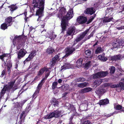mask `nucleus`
I'll use <instances>...</instances> for the list:
<instances>
[{
    "label": "nucleus",
    "instance_id": "f257e3e1",
    "mask_svg": "<svg viewBox=\"0 0 124 124\" xmlns=\"http://www.w3.org/2000/svg\"><path fill=\"white\" fill-rule=\"evenodd\" d=\"M44 0H33V7L31 9V11L33 13L36 11V15L38 16L39 17L42 15L44 8Z\"/></svg>",
    "mask_w": 124,
    "mask_h": 124
},
{
    "label": "nucleus",
    "instance_id": "f03ea898",
    "mask_svg": "<svg viewBox=\"0 0 124 124\" xmlns=\"http://www.w3.org/2000/svg\"><path fill=\"white\" fill-rule=\"evenodd\" d=\"M73 11L72 9H70L68 11L66 17H63L62 20L61 25L63 31H64L68 23L67 20L71 18L73 16Z\"/></svg>",
    "mask_w": 124,
    "mask_h": 124
},
{
    "label": "nucleus",
    "instance_id": "7ed1b4c3",
    "mask_svg": "<svg viewBox=\"0 0 124 124\" xmlns=\"http://www.w3.org/2000/svg\"><path fill=\"white\" fill-rule=\"evenodd\" d=\"M14 83V82H12L9 84L8 85H6L4 86L0 92V98H1L3 96L6 91H9L13 87Z\"/></svg>",
    "mask_w": 124,
    "mask_h": 124
},
{
    "label": "nucleus",
    "instance_id": "20e7f679",
    "mask_svg": "<svg viewBox=\"0 0 124 124\" xmlns=\"http://www.w3.org/2000/svg\"><path fill=\"white\" fill-rule=\"evenodd\" d=\"M60 112L59 110L54 111L49 114L45 116L44 118L46 119H49L54 117H57L60 115Z\"/></svg>",
    "mask_w": 124,
    "mask_h": 124
},
{
    "label": "nucleus",
    "instance_id": "39448f33",
    "mask_svg": "<svg viewBox=\"0 0 124 124\" xmlns=\"http://www.w3.org/2000/svg\"><path fill=\"white\" fill-rule=\"evenodd\" d=\"M108 74V72L107 71L98 72L93 75V78L95 79L103 77L106 76Z\"/></svg>",
    "mask_w": 124,
    "mask_h": 124
},
{
    "label": "nucleus",
    "instance_id": "423d86ee",
    "mask_svg": "<svg viewBox=\"0 0 124 124\" xmlns=\"http://www.w3.org/2000/svg\"><path fill=\"white\" fill-rule=\"evenodd\" d=\"M108 74V72L107 71L98 72L93 75V78L95 79L103 77L106 76Z\"/></svg>",
    "mask_w": 124,
    "mask_h": 124
},
{
    "label": "nucleus",
    "instance_id": "0eeeda50",
    "mask_svg": "<svg viewBox=\"0 0 124 124\" xmlns=\"http://www.w3.org/2000/svg\"><path fill=\"white\" fill-rule=\"evenodd\" d=\"M89 30V29H87L82 33L78 36L74 41V43L76 44L78 41L82 40L84 38L85 35L87 34Z\"/></svg>",
    "mask_w": 124,
    "mask_h": 124
},
{
    "label": "nucleus",
    "instance_id": "6e6552de",
    "mask_svg": "<svg viewBox=\"0 0 124 124\" xmlns=\"http://www.w3.org/2000/svg\"><path fill=\"white\" fill-rule=\"evenodd\" d=\"M77 22L79 24H82L85 23L87 21L86 17L80 16L78 17L77 19Z\"/></svg>",
    "mask_w": 124,
    "mask_h": 124
},
{
    "label": "nucleus",
    "instance_id": "1a4fd4ad",
    "mask_svg": "<svg viewBox=\"0 0 124 124\" xmlns=\"http://www.w3.org/2000/svg\"><path fill=\"white\" fill-rule=\"evenodd\" d=\"M75 49L74 48L68 47L65 49L66 54L63 57L68 56L69 55L71 54L75 50Z\"/></svg>",
    "mask_w": 124,
    "mask_h": 124
},
{
    "label": "nucleus",
    "instance_id": "9d476101",
    "mask_svg": "<svg viewBox=\"0 0 124 124\" xmlns=\"http://www.w3.org/2000/svg\"><path fill=\"white\" fill-rule=\"evenodd\" d=\"M113 46L114 48H122L124 46V41L123 40L121 42H116V43H114Z\"/></svg>",
    "mask_w": 124,
    "mask_h": 124
},
{
    "label": "nucleus",
    "instance_id": "9b49d317",
    "mask_svg": "<svg viewBox=\"0 0 124 124\" xmlns=\"http://www.w3.org/2000/svg\"><path fill=\"white\" fill-rule=\"evenodd\" d=\"M27 52L26 50L23 49H20L18 52V58L20 59L23 57L25 55Z\"/></svg>",
    "mask_w": 124,
    "mask_h": 124
},
{
    "label": "nucleus",
    "instance_id": "f8f14e48",
    "mask_svg": "<svg viewBox=\"0 0 124 124\" xmlns=\"http://www.w3.org/2000/svg\"><path fill=\"white\" fill-rule=\"evenodd\" d=\"M35 52H33L31 53L29 55L28 57L27 58L26 60L24 61V63H25L27 61H30L34 57L35 55Z\"/></svg>",
    "mask_w": 124,
    "mask_h": 124
},
{
    "label": "nucleus",
    "instance_id": "ddd939ff",
    "mask_svg": "<svg viewBox=\"0 0 124 124\" xmlns=\"http://www.w3.org/2000/svg\"><path fill=\"white\" fill-rule=\"evenodd\" d=\"M95 9L93 8H87L85 11V14L92 15L95 12Z\"/></svg>",
    "mask_w": 124,
    "mask_h": 124
},
{
    "label": "nucleus",
    "instance_id": "4468645a",
    "mask_svg": "<svg viewBox=\"0 0 124 124\" xmlns=\"http://www.w3.org/2000/svg\"><path fill=\"white\" fill-rule=\"evenodd\" d=\"M75 27L74 26L71 27L69 28L68 31L67 32V34L69 35H72L74 33Z\"/></svg>",
    "mask_w": 124,
    "mask_h": 124
},
{
    "label": "nucleus",
    "instance_id": "2eb2a0df",
    "mask_svg": "<svg viewBox=\"0 0 124 124\" xmlns=\"http://www.w3.org/2000/svg\"><path fill=\"white\" fill-rule=\"evenodd\" d=\"M12 18L9 17L7 18L5 20V23L7 24L8 26H10L12 24Z\"/></svg>",
    "mask_w": 124,
    "mask_h": 124
},
{
    "label": "nucleus",
    "instance_id": "dca6fc26",
    "mask_svg": "<svg viewBox=\"0 0 124 124\" xmlns=\"http://www.w3.org/2000/svg\"><path fill=\"white\" fill-rule=\"evenodd\" d=\"M105 54L103 53L102 54L99 55L98 58L100 60L102 61H105L107 60V58L105 57Z\"/></svg>",
    "mask_w": 124,
    "mask_h": 124
},
{
    "label": "nucleus",
    "instance_id": "f3484780",
    "mask_svg": "<svg viewBox=\"0 0 124 124\" xmlns=\"http://www.w3.org/2000/svg\"><path fill=\"white\" fill-rule=\"evenodd\" d=\"M48 70L46 67H44L41 69L38 72V76L41 75L45 71H47Z\"/></svg>",
    "mask_w": 124,
    "mask_h": 124
},
{
    "label": "nucleus",
    "instance_id": "a211bd4d",
    "mask_svg": "<svg viewBox=\"0 0 124 124\" xmlns=\"http://www.w3.org/2000/svg\"><path fill=\"white\" fill-rule=\"evenodd\" d=\"M71 68L70 65L69 63H65L61 67V70L62 71L63 70L70 68Z\"/></svg>",
    "mask_w": 124,
    "mask_h": 124
},
{
    "label": "nucleus",
    "instance_id": "6ab92c4d",
    "mask_svg": "<svg viewBox=\"0 0 124 124\" xmlns=\"http://www.w3.org/2000/svg\"><path fill=\"white\" fill-rule=\"evenodd\" d=\"M102 81V80L101 79H99L97 80H95L94 82L93 86L95 87H96L101 84Z\"/></svg>",
    "mask_w": 124,
    "mask_h": 124
},
{
    "label": "nucleus",
    "instance_id": "aec40b11",
    "mask_svg": "<svg viewBox=\"0 0 124 124\" xmlns=\"http://www.w3.org/2000/svg\"><path fill=\"white\" fill-rule=\"evenodd\" d=\"M56 35L54 34L53 33L49 35V37H46V40L48 41L51 40V39H54V38L56 37Z\"/></svg>",
    "mask_w": 124,
    "mask_h": 124
},
{
    "label": "nucleus",
    "instance_id": "412c9836",
    "mask_svg": "<svg viewBox=\"0 0 124 124\" xmlns=\"http://www.w3.org/2000/svg\"><path fill=\"white\" fill-rule=\"evenodd\" d=\"M123 56L121 55H116L112 57V60L113 61L116 60H120L123 58Z\"/></svg>",
    "mask_w": 124,
    "mask_h": 124
},
{
    "label": "nucleus",
    "instance_id": "4be33fe9",
    "mask_svg": "<svg viewBox=\"0 0 124 124\" xmlns=\"http://www.w3.org/2000/svg\"><path fill=\"white\" fill-rule=\"evenodd\" d=\"M108 103L109 100L107 99H105L100 101V105H106L108 104Z\"/></svg>",
    "mask_w": 124,
    "mask_h": 124
},
{
    "label": "nucleus",
    "instance_id": "5701e85b",
    "mask_svg": "<svg viewBox=\"0 0 124 124\" xmlns=\"http://www.w3.org/2000/svg\"><path fill=\"white\" fill-rule=\"evenodd\" d=\"M88 83L87 82H85L78 84L77 86L79 87L83 88L87 86Z\"/></svg>",
    "mask_w": 124,
    "mask_h": 124
},
{
    "label": "nucleus",
    "instance_id": "b1692460",
    "mask_svg": "<svg viewBox=\"0 0 124 124\" xmlns=\"http://www.w3.org/2000/svg\"><path fill=\"white\" fill-rule=\"evenodd\" d=\"M9 55V54H4L2 55H0V58L2 61H4L5 58H6V59H7Z\"/></svg>",
    "mask_w": 124,
    "mask_h": 124
},
{
    "label": "nucleus",
    "instance_id": "393cba45",
    "mask_svg": "<svg viewBox=\"0 0 124 124\" xmlns=\"http://www.w3.org/2000/svg\"><path fill=\"white\" fill-rule=\"evenodd\" d=\"M106 91L104 89H99L97 90L96 92L98 94H101L104 93Z\"/></svg>",
    "mask_w": 124,
    "mask_h": 124
},
{
    "label": "nucleus",
    "instance_id": "a878e982",
    "mask_svg": "<svg viewBox=\"0 0 124 124\" xmlns=\"http://www.w3.org/2000/svg\"><path fill=\"white\" fill-rule=\"evenodd\" d=\"M44 81V79H43L41 81V82H40L39 84L37 87V89L40 90V89L41 88L43 83H44V82H43Z\"/></svg>",
    "mask_w": 124,
    "mask_h": 124
},
{
    "label": "nucleus",
    "instance_id": "bb28decb",
    "mask_svg": "<svg viewBox=\"0 0 124 124\" xmlns=\"http://www.w3.org/2000/svg\"><path fill=\"white\" fill-rule=\"evenodd\" d=\"M114 108L116 110H119L121 109L122 111L124 112V108H122V107L120 105H116L114 106Z\"/></svg>",
    "mask_w": 124,
    "mask_h": 124
},
{
    "label": "nucleus",
    "instance_id": "cd10ccee",
    "mask_svg": "<svg viewBox=\"0 0 124 124\" xmlns=\"http://www.w3.org/2000/svg\"><path fill=\"white\" fill-rule=\"evenodd\" d=\"M54 51V50L53 48L51 47H49L47 49L46 52L49 54H51Z\"/></svg>",
    "mask_w": 124,
    "mask_h": 124
},
{
    "label": "nucleus",
    "instance_id": "c85d7f7f",
    "mask_svg": "<svg viewBox=\"0 0 124 124\" xmlns=\"http://www.w3.org/2000/svg\"><path fill=\"white\" fill-rule=\"evenodd\" d=\"M113 18H109L107 17L105 18L103 20V23H108L112 21L113 19Z\"/></svg>",
    "mask_w": 124,
    "mask_h": 124
},
{
    "label": "nucleus",
    "instance_id": "c756f323",
    "mask_svg": "<svg viewBox=\"0 0 124 124\" xmlns=\"http://www.w3.org/2000/svg\"><path fill=\"white\" fill-rule=\"evenodd\" d=\"M7 24L5 22L1 24V28L3 30H5L7 28V27L8 26Z\"/></svg>",
    "mask_w": 124,
    "mask_h": 124
},
{
    "label": "nucleus",
    "instance_id": "7c9ffc66",
    "mask_svg": "<svg viewBox=\"0 0 124 124\" xmlns=\"http://www.w3.org/2000/svg\"><path fill=\"white\" fill-rule=\"evenodd\" d=\"M92 89L89 88L87 87L84 88L82 90V92L83 93L88 92L91 91Z\"/></svg>",
    "mask_w": 124,
    "mask_h": 124
},
{
    "label": "nucleus",
    "instance_id": "2f4dec72",
    "mask_svg": "<svg viewBox=\"0 0 124 124\" xmlns=\"http://www.w3.org/2000/svg\"><path fill=\"white\" fill-rule=\"evenodd\" d=\"M103 50L100 47L97 48L95 51V53L96 54H98L102 52Z\"/></svg>",
    "mask_w": 124,
    "mask_h": 124
},
{
    "label": "nucleus",
    "instance_id": "473e14b6",
    "mask_svg": "<svg viewBox=\"0 0 124 124\" xmlns=\"http://www.w3.org/2000/svg\"><path fill=\"white\" fill-rule=\"evenodd\" d=\"M82 60L81 59H80L77 62V65L78 67H81L82 64Z\"/></svg>",
    "mask_w": 124,
    "mask_h": 124
},
{
    "label": "nucleus",
    "instance_id": "72a5a7b5",
    "mask_svg": "<svg viewBox=\"0 0 124 124\" xmlns=\"http://www.w3.org/2000/svg\"><path fill=\"white\" fill-rule=\"evenodd\" d=\"M85 80V79L83 78H77L75 79L76 82H79L84 81Z\"/></svg>",
    "mask_w": 124,
    "mask_h": 124
},
{
    "label": "nucleus",
    "instance_id": "f704fd0d",
    "mask_svg": "<svg viewBox=\"0 0 124 124\" xmlns=\"http://www.w3.org/2000/svg\"><path fill=\"white\" fill-rule=\"evenodd\" d=\"M40 90L38 89H36V90L35 91V92H34V94L33 95V97H34L35 96L36 97L35 98H36L38 95L40 91Z\"/></svg>",
    "mask_w": 124,
    "mask_h": 124
},
{
    "label": "nucleus",
    "instance_id": "c9c22d12",
    "mask_svg": "<svg viewBox=\"0 0 124 124\" xmlns=\"http://www.w3.org/2000/svg\"><path fill=\"white\" fill-rule=\"evenodd\" d=\"M52 103L54 106H57L58 105V102L55 99H54L52 101Z\"/></svg>",
    "mask_w": 124,
    "mask_h": 124
},
{
    "label": "nucleus",
    "instance_id": "e433bc0d",
    "mask_svg": "<svg viewBox=\"0 0 124 124\" xmlns=\"http://www.w3.org/2000/svg\"><path fill=\"white\" fill-rule=\"evenodd\" d=\"M119 87L122 90H124V84L122 82L119 83L118 84Z\"/></svg>",
    "mask_w": 124,
    "mask_h": 124
},
{
    "label": "nucleus",
    "instance_id": "4c0bfd02",
    "mask_svg": "<svg viewBox=\"0 0 124 124\" xmlns=\"http://www.w3.org/2000/svg\"><path fill=\"white\" fill-rule=\"evenodd\" d=\"M58 84L57 82H54L52 83V88L53 89H54L56 87V86Z\"/></svg>",
    "mask_w": 124,
    "mask_h": 124
},
{
    "label": "nucleus",
    "instance_id": "58836bf2",
    "mask_svg": "<svg viewBox=\"0 0 124 124\" xmlns=\"http://www.w3.org/2000/svg\"><path fill=\"white\" fill-rule=\"evenodd\" d=\"M110 70V72L111 74L114 73L115 71V68L114 67H111Z\"/></svg>",
    "mask_w": 124,
    "mask_h": 124
},
{
    "label": "nucleus",
    "instance_id": "ea45409f",
    "mask_svg": "<svg viewBox=\"0 0 124 124\" xmlns=\"http://www.w3.org/2000/svg\"><path fill=\"white\" fill-rule=\"evenodd\" d=\"M22 36H16L14 37V39L15 40L18 41L21 39Z\"/></svg>",
    "mask_w": 124,
    "mask_h": 124
},
{
    "label": "nucleus",
    "instance_id": "a19ab883",
    "mask_svg": "<svg viewBox=\"0 0 124 124\" xmlns=\"http://www.w3.org/2000/svg\"><path fill=\"white\" fill-rule=\"evenodd\" d=\"M95 17V15L94 16H91L89 20L88 21L87 23V24L89 23L90 22H91L92 20L93 19L94 17Z\"/></svg>",
    "mask_w": 124,
    "mask_h": 124
},
{
    "label": "nucleus",
    "instance_id": "79ce46f5",
    "mask_svg": "<svg viewBox=\"0 0 124 124\" xmlns=\"http://www.w3.org/2000/svg\"><path fill=\"white\" fill-rule=\"evenodd\" d=\"M86 54L88 56H89L92 54L91 51L89 50H87L85 51Z\"/></svg>",
    "mask_w": 124,
    "mask_h": 124
},
{
    "label": "nucleus",
    "instance_id": "37998d69",
    "mask_svg": "<svg viewBox=\"0 0 124 124\" xmlns=\"http://www.w3.org/2000/svg\"><path fill=\"white\" fill-rule=\"evenodd\" d=\"M56 61L54 60H53V59L50 62V64L52 66H53L55 64Z\"/></svg>",
    "mask_w": 124,
    "mask_h": 124
},
{
    "label": "nucleus",
    "instance_id": "c03bdc74",
    "mask_svg": "<svg viewBox=\"0 0 124 124\" xmlns=\"http://www.w3.org/2000/svg\"><path fill=\"white\" fill-rule=\"evenodd\" d=\"M91 62L89 61V62L85 64V66L86 67H89L91 66Z\"/></svg>",
    "mask_w": 124,
    "mask_h": 124
},
{
    "label": "nucleus",
    "instance_id": "a18cd8bd",
    "mask_svg": "<svg viewBox=\"0 0 124 124\" xmlns=\"http://www.w3.org/2000/svg\"><path fill=\"white\" fill-rule=\"evenodd\" d=\"M50 74V72L49 71H47V72L46 74L45 75V78L44 79V80L45 79H46L49 76Z\"/></svg>",
    "mask_w": 124,
    "mask_h": 124
},
{
    "label": "nucleus",
    "instance_id": "49530a36",
    "mask_svg": "<svg viewBox=\"0 0 124 124\" xmlns=\"http://www.w3.org/2000/svg\"><path fill=\"white\" fill-rule=\"evenodd\" d=\"M83 124H92V123L90 122V121L87 120L85 121L83 123Z\"/></svg>",
    "mask_w": 124,
    "mask_h": 124
},
{
    "label": "nucleus",
    "instance_id": "de8ad7c7",
    "mask_svg": "<svg viewBox=\"0 0 124 124\" xmlns=\"http://www.w3.org/2000/svg\"><path fill=\"white\" fill-rule=\"evenodd\" d=\"M111 87L112 88L119 87L118 84L114 85L111 86Z\"/></svg>",
    "mask_w": 124,
    "mask_h": 124
},
{
    "label": "nucleus",
    "instance_id": "09e8293b",
    "mask_svg": "<svg viewBox=\"0 0 124 124\" xmlns=\"http://www.w3.org/2000/svg\"><path fill=\"white\" fill-rule=\"evenodd\" d=\"M59 57V56H58V55H55V57L53 58V59L54 60H55L56 61V60L58 59Z\"/></svg>",
    "mask_w": 124,
    "mask_h": 124
},
{
    "label": "nucleus",
    "instance_id": "8fccbe9b",
    "mask_svg": "<svg viewBox=\"0 0 124 124\" xmlns=\"http://www.w3.org/2000/svg\"><path fill=\"white\" fill-rule=\"evenodd\" d=\"M63 11L62 12V15L63 14H64L66 12V11L65 9H63L61 10L60 11Z\"/></svg>",
    "mask_w": 124,
    "mask_h": 124
},
{
    "label": "nucleus",
    "instance_id": "3c124183",
    "mask_svg": "<svg viewBox=\"0 0 124 124\" xmlns=\"http://www.w3.org/2000/svg\"><path fill=\"white\" fill-rule=\"evenodd\" d=\"M12 66V64H10V66L9 67L8 66V71L9 73V74L11 71L10 70V68Z\"/></svg>",
    "mask_w": 124,
    "mask_h": 124
},
{
    "label": "nucleus",
    "instance_id": "603ef678",
    "mask_svg": "<svg viewBox=\"0 0 124 124\" xmlns=\"http://www.w3.org/2000/svg\"><path fill=\"white\" fill-rule=\"evenodd\" d=\"M24 115V111H23L20 115V119H21L22 118L23 116Z\"/></svg>",
    "mask_w": 124,
    "mask_h": 124
},
{
    "label": "nucleus",
    "instance_id": "864d4df0",
    "mask_svg": "<svg viewBox=\"0 0 124 124\" xmlns=\"http://www.w3.org/2000/svg\"><path fill=\"white\" fill-rule=\"evenodd\" d=\"M5 73V71L4 70H3L1 74V77H2L3 76Z\"/></svg>",
    "mask_w": 124,
    "mask_h": 124
},
{
    "label": "nucleus",
    "instance_id": "5fc2aeb1",
    "mask_svg": "<svg viewBox=\"0 0 124 124\" xmlns=\"http://www.w3.org/2000/svg\"><path fill=\"white\" fill-rule=\"evenodd\" d=\"M117 113V112H114L113 113H111L110 114H109L108 115V117L110 116H111V115H113V114H116Z\"/></svg>",
    "mask_w": 124,
    "mask_h": 124
},
{
    "label": "nucleus",
    "instance_id": "6e6d98bb",
    "mask_svg": "<svg viewBox=\"0 0 124 124\" xmlns=\"http://www.w3.org/2000/svg\"><path fill=\"white\" fill-rule=\"evenodd\" d=\"M16 9H15V8H14V7H11V8L10 9V10L11 11V12H12V13L13 12V11L15 10Z\"/></svg>",
    "mask_w": 124,
    "mask_h": 124
},
{
    "label": "nucleus",
    "instance_id": "4d7b16f0",
    "mask_svg": "<svg viewBox=\"0 0 124 124\" xmlns=\"http://www.w3.org/2000/svg\"><path fill=\"white\" fill-rule=\"evenodd\" d=\"M117 29L118 30H121L124 28V27L123 26H122L120 27H117Z\"/></svg>",
    "mask_w": 124,
    "mask_h": 124
},
{
    "label": "nucleus",
    "instance_id": "13d9d810",
    "mask_svg": "<svg viewBox=\"0 0 124 124\" xmlns=\"http://www.w3.org/2000/svg\"><path fill=\"white\" fill-rule=\"evenodd\" d=\"M93 35V33H91L90 35L88 37V39H89L91 36H92Z\"/></svg>",
    "mask_w": 124,
    "mask_h": 124
},
{
    "label": "nucleus",
    "instance_id": "bf43d9fd",
    "mask_svg": "<svg viewBox=\"0 0 124 124\" xmlns=\"http://www.w3.org/2000/svg\"><path fill=\"white\" fill-rule=\"evenodd\" d=\"M58 82L59 83H61L62 82V80L61 79H59L58 81Z\"/></svg>",
    "mask_w": 124,
    "mask_h": 124
},
{
    "label": "nucleus",
    "instance_id": "052dcab7",
    "mask_svg": "<svg viewBox=\"0 0 124 124\" xmlns=\"http://www.w3.org/2000/svg\"><path fill=\"white\" fill-rule=\"evenodd\" d=\"M20 46H17V49H19L20 48Z\"/></svg>",
    "mask_w": 124,
    "mask_h": 124
},
{
    "label": "nucleus",
    "instance_id": "680f3d73",
    "mask_svg": "<svg viewBox=\"0 0 124 124\" xmlns=\"http://www.w3.org/2000/svg\"><path fill=\"white\" fill-rule=\"evenodd\" d=\"M121 81L124 83V78H122L121 79Z\"/></svg>",
    "mask_w": 124,
    "mask_h": 124
},
{
    "label": "nucleus",
    "instance_id": "e2e57ef3",
    "mask_svg": "<svg viewBox=\"0 0 124 124\" xmlns=\"http://www.w3.org/2000/svg\"><path fill=\"white\" fill-rule=\"evenodd\" d=\"M97 42H96V43L95 44H94L93 45V46H95L97 45Z\"/></svg>",
    "mask_w": 124,
    "mask_h": 124
},
{
    "label": "nucleus",
    "instance_id": "0e129e2a",
    "mask_svg": "<svg viewBox=\"0 0 124 124\" xmlns=\"http://www.w3.org/2000/svg\"><path fill=\"white\" fill-rule=\"evenodd\" d=\"M24 15H25V16H26V15H27V13L26 12H25L24 13Z\"/></svg>",
    "mask_w": 124,
    "mask_h": 124
},
{
    "label": "nucleus",
    "instance_id": "69168bd1",
    "mask_svg": "<svg viewBox=\"0 0 124 124\" xmlns=\"http://www.w3.org/2000/svg\"><path fill=\"white\" fill-rule=\"evenodd\" d=\"M6 106V105H3L2 107H5Z\"/></svg>",
    "mask_w": 124,
    "mask_h": 124
},
{
    "label": "nucleus",
    "instance_id": "338daca9",
    "mask_svg": "<svg viewBox=\"0 0 124 124\" xmlns=\"http://www.w3.org/2000/svg\"><path fill=\"white\" fill-rule=\"evenodd\" d=\"M34 65H35V66H36L35 68H36V67L37 66V65L34 64Z\"/></svg>",
    "mask_w": 124,
    "mask_h": 124
},
{
    "label": "nucleus",
    "instance_id": "774afa93",
    "mask_svg": "<svg viewBox=\"0 0 124 124\" xmlns=\"http://www.w3.org/2000/svg\"><path fill=\"white\" fill-rule=\"evenodd\" d=\"M10 64H11V63H10V64H9V65H8V66L9 67V66H10Z\"/></svg>",
    "mask_w": 124,
    "mask_h": 124
}]
</instances>
